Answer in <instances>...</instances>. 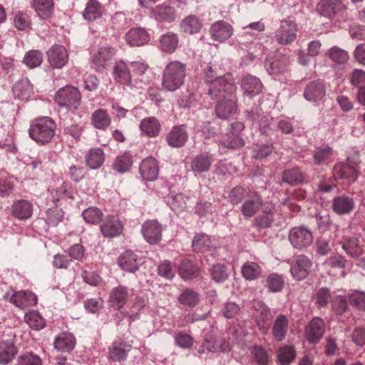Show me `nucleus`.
I'll use <instances>...</instances> for the list:
<instances>
[{
    "instance_id": "37",
    "label": "nucleus",
    "mask_w": 365,
    "mask_h": 365,
    "mask_svg": "<svg viewBox=\"0 0 365 365\" xmlns=\"http://www.w3.org/2000/svg\"><path fill=\"white\" fill-rule=\"evenodd\" d=\"M192 247L197 252H212L215 247L210 237L204 233L196 234L192 240Z\"/></svg>"
},
{
    "instance_id": "18",
    "label": "nucleus",
    "mask_w": 365,
    "mask_h": 365,
    "mask_svg": "<svg viewBox=\"0 0 365 365\" xmlns=\"http://www.w3.org/2000/svg\"><path fill=\"white\" fill-rule=\"evenodd\" d=\"M325 324L319 317H314L305 329V337L312 344L317 343L324 333Z\"/></svg>"
},
{
    "instance_id": "54",
    "label": "nucleus",
    "mask_w": 365,
    "mask_h": 365,
    "mask_svg": "<svg viewBox=\"0 0 365 365\" xmlns=\"http://www.w3.org/2000/svg\"><path fill=\"white\" fill-rule=\"evenodd\" d=\"M83 133V128L78 123L67 125L63 128V135L67 140L77 143L81 140Z\"/></svg>"
},
{
    "instance_id": "27",
    "label": "nucleus",
    "mask_w": 365,
    "mask_h": 365,
    "mask_svg": "<svg viewBox=\"0 0 365 365\" xmlns=\"http://www.w3.org/2000/svg\"><path fill=\"white\" fill-rule=\"evenodd\" d=\"M33 205L26 200H19L14 202L11 205V215L19 220H26L31 217Z\"/></svg>"
},
{
    "instance_id": "35",
    "label": "nucleus",
    "mask_w": 365,
    "mask_h": 365,
    "mask_svg": "<svg viewBox=\"0 0 365 365\" xmlns=\"http://www.w3.org/2000/svg\"><path fill=\"white\" fill-rule=\"evenodd\" d=\"M105 11L103 6L97 0H89L82 13L84 19L92 21L101 18Z\"/></svg>"
},
{
    "instance_id": "29",
    "label": "nucleus",
    "mask_w": 365,
    "mask_h": 365,
    "mask_svg": "<svg viewBox=\"0 0 365 365\" xmlns=\"http://www.w3.org/2000/svg\"><path fill=\"white\" fill-rule=\"evenodd\" d=\"M139 169L141 176L145 180L153 181L158 175V165L157 160L153 157L143 160Z\"/></svg>"
},
{
    "instance_id": "15",
    "label": "nucleus",
    "mask_w": 365,
    "mask_h": 365,
    "mask_svg": "<svg viewBox=\"0 0 365 365\" xmlns=\"http://www.w3.org/2000/svg\"><path fill=\"white\" fill-rule=\"evenodd\" d=\"M252 307L259 313L256 317L257 327L260 330L266 332L272 318L269 309L265 305L264 302L259 299H254L252 302Z\"/></svg>"
},
{
    "instance_id": "21",
    "label": "nucleus",
    "mask_w": 365,
    "mask_h": 365,
    "mask_svg": "<svg viewBox=\"0 0 365 365\" xmlns=\"http://www.w3.org/2000/svg\"><path fill=\"white\" fill-rule=\"evenodd\" d=\"M210 352H228L231 350L230 344L222 338L208 339L203 341L202 344L199 347L198 353L203 354L205 351Z\"/></svg>"
},
{
    "instance_id": "59",
    "label": "nucleus",
    "mask_w": 365,
    "mask_h": 365,
    "mask_svg": "<svg viewBox=\"0 0 365 365\" xmlns=\"http://www.w3.org/2000/svg\"><path fill=\"white\" fill-rule=\"evenodd\" d=\"M133 165L132 156L128 153L117 157L113 163V168L119 173H125Z\"/></svg>"
},
{
    "instance_id": "7",
    "label": "nucleus",
    "mask_w": 365,
    "mask_h": 365,
    "mask_svg": "<svg viewBox=\"0 0 365 365\" xmlns=\"http://www.w3.org/2000/svg\"><path fill=\"white\" fill-rule=\"evenodd\" d=\"M289 56L282 53L268 57L265 61L267 71L274 78L287 73L289 69Z\"/></svg>"
},
{
    "instance_id": "1",
    "label": "nucleus",
    "mask_w": 365,
    "mask_h": 365,
    "mask_svg": "<svg viewBox=\"0 0 365 365\" xmlns=\"http://www.w3.org/2000/svg\"><path fill=\"white\" fill-rule=\"evenodd\" d=\"M56 123L50 117H39L30 123L29 137L37 144L43 145L50 143L55 135Z\"/></svg>"
},
{
    "instance_id": "60",
    "label": "nucleus",
    "mask_w": 365,
    "mask_h": 365,
    "mask_svg": "<svg viewBox=\"0 0 365 365\" xmlns=\"http://www.w3.org/2000/svg\"><path fill=\"white\" fill-rule=\"evenodd\" d=\"M210 276L216 282L225 281L229 277L227 267L221 263L213 264L210 269Z\"/></svg>"
},
{
    "instance_id": "28",
    "label": "nucleus",
    "mask_w": 365,
    "mask_h": 365,
    "mask_svg": "<svg viewBox=\"0 0 365 365\" xmlns=\"http://www.w3.org/2000/svg\"><path fill=\"white\" fill-rule=\"evenodd\" d=\"M125 39L131 46H141L150 41V36L143 28H133L126 34Z\"/></svg>"
},
{
    "instance_id": "6",
    "label": "nucleus",
    "mask_w": 365,
    "mask_h": 365,
    "mask_svg": "<svg viewBox=\"0 0 365 365\" xmlns=\"http://www.w3.org/2000/svg\"><path fill=\"white\" fill-rule=\"evenodd\" d=\"M289 240L296 249L307 248L312 243L313 235L306 226L294 227L289 231Z\"/></svg>"
},
{
    "instance_id": "33",
    "label": "nucleus",
    "mask_w": 365,
    "mask_h": 365,
    "mask_svg": "<svg viewBox=\"0 0 365 365\" xmlns=\"http://www.w3.org/2000/svg\"><path fill=\"white\" fill-rule=\"evenodd\" d=\"M32 6L40 19L48 20L51 18L55 6L53 0H32Z\"/></svg>"
},
{
    "instance_id": "51",
    "label": "nucleus",
    "mask_w": 365,
    "mask_h": 365,
    "mask_svg": "<svg viewBox=\"0 0 365 365\" xmlns=\"http://www.w3.org/2000/svg\"><path fill=\"white\" fill-rule=\"evenodd\" d=\"M155 15L159 21L172 22L175 19V10L166 4H161L156 6Z\"/></svg>"
},
{
    "instance_id": "42",
    "label": "nucleus",
    "mask_w": 365,
    "mask_h": 365,
    "mask_svg": "<svg viewBox=\"0 0 365 365\" xmlns=\"http://www.w3.org/2000/svg\"><path fill=\"white\" fill-rule=\"evenodd\" d=\"M342 243V248L351 257H358L363 253V247L355 236L346 237Z\"/></svg>"
},
{
    "instance_id": "5",
    "label": "nucleus",
    "mask_w": 365,
    "mask_h": 365,
    "mask_svg": "<svg viewBox=\"0 0 365 365\" xmlns=\"http://www.w3.org/2000/svg\"><path fill=\"white\" fill-rule=\"evenodd\" d=\"M297 36V26L294 21L283 20L279 28L275 31L274 38L281 45H289L293 43Z\"/></svg>"
},
{
    "instance_id": "64",
    "label": "nucleus",
    "mask_w": 365,
    "mask_h": 365,
    "mask_svg": "<svg viewBox=\"0 0 365 365\" xmlns=\"http://www.w3.org/2000/svg\"><path fill=\"white\" fill-rule=\"evenodd\" d=\"M351 305L359 310H365V292L353 290L349 296Z\"/></svg>"
},
{
    "instance_id": "10",
    "label": "nucleus",
    "mask_w": 365,
    "mask_h": 365,
    "mask_svg": "<svg viewBox=\"0 0 365 365\" xmlns=\"http://www.w3.org/2000/svg\"><path fill=\"white\" fill-rule=\"evenodd\" d=\"M346 10V5L340 0H321L317 6L319 14L329 19L343 14Z\"/></svg>"
},
{
    "instance_id": "55",
    "label": "nucleus",
    "mask_w": 365,
    "mask_h": 365,
    "mask_svg": "<svg viewBox=\"0 0 365 365\" xmlns=\"http://www.w3.org/2000/svg\"><path fill=\"white\" fill-rule=\"evenodd\" d=\"M43 55L38 50L28 51L23 59V63L29 68H34L39 66L43 62Z\"/></svg>"
},
{
    "instance_id": "11",
    "label": "nucleus",
    "mask_w": 365,
    "mask_h": 365,
    "mask_svg": "<svg viewBox=\"0 0 365 365\" xmlns=\"http://www.w3.org/2000/svg\"><path fill=\"white\" fill-rule=\"evenodd\" d=\"M264 205L262 197L254 192L242 202L240 211L245 218L249 219L254 217L262 207H264Z\"/></svg>"
},
{
    "instance_id": "31",
    "label": "nucleus",
    "mask_w": 365,
    "mask_h": 365,
    "mask_svg": "<svg viewBox=\"0 0 365 365\" xmlns=\"http://www.w3.org/2000/svg\"><path fill=\"white\" fill-rule=\"evenodd\" d=\"M76 345V339L74 336L69 332H61L53 341L54 348L58 351L70 352Z\"/></svg>"
},
{
    "instance_id": "46",
    "label": "nucleus",
    "mask_w": 365,
    "mask_h": 365,
    "mask_svg": "<svg viewBox=\"0 0 365 365\" xmlns=\"http://www.w3.org/2000/svg\"><path fill=\"white\" fill-rule=\"evenodd\" d=\"M274 205L272 203L266 202L263 207V214L255 219V225L259 228L270 227L273 222V210Z\"/></svg>"
},
{
    "instance_id": "62",
    "label": "nucleus",
    "mask_w": 365,
    "mask_h": 365,
    "mask_svg": "<svg viewBox=\"0 0 365 365\" xmlns=\"http://www.w3.org/2000/svg\"><path fill=\"white\" fill-rule=\"evenodd\" d=\"M41 358L33 353L26 352L20 354L16 359V365H42Z\"/></svg>"
},
{
    "instance_id": "14",
    "label": "nucleus",
    "mask_w": 365,
    "mask_h": 365,
    "mask_svg": "<svg viewBox=\"0 0 365 365\" xmlns=\"http://www.w3.org/2000/svg\"><path fill=\"white\" fill-rule=\"evenodd\" d=\"M131 349L132 346L129 344L115 341L108 346L107 358L109 361L113 362L125 361Z\"/></svg>"
},
{
    "instance_id": "52",
    "label": "nucleus",
    "mask_w": 365,
    "mask_h": 365,
    "mask_svg": "<svg viewBox=\"0 0 365 365\" xmlns=\"http://www.w3.org/2000/svg\"><path fill=\"white\" fill-rule=\"evenodd\" d=\"M303 181V176L298 168H292L284 170L282 175V182L289 185H296Z\"/></svg>"
},
{
    "instance_id": "16",
    "label": "nucleus",
    "mask_w": 365,
    "mask_h": 365,
    "mask_svg": "<svg viewBox=\"0 0 365 365\" xmlns=\"http://www.w3.org/2000/svg\"><path fill=\"white\" fill-rule=\"evenodd\" d=\"M113 76L115 81L123 86H132V76L128 64L123 60L115 62L113 67Z\"/></svg>"
},
{
    "instance_id": "26",
    "label": "nucleus",
    "mask_w": 365,
    "mask_h": 365,
    "mask_svg": "<svg viewBox=\"0 0 365 365\" xmlns=\"http://www.w3.org/2000/svg\"><path fill=\"white\" fill-rule=\"evenodd\" d=\"M111 123V117L106 109H96L91 115V123L97 130L105 131L110 126Z\"/></svg>"
},
{
    "instance_id": "17",
    "label": "nucleus",
    "mask_w": 365,
    "mask_h": 365,
    "mask_svg": "<svg viewBox=\"0 0 365 365\" xmlns=\"http://www.w3.org/2000/svg\"><path fill=\"white\" fill-rule=\"evenodd\" d=\"M115 55L111 47H102L94 54L91 60V67L96 71H102L109 63Z\"/></svg>"
},
{
    "instance_id": "56",
    "label": "nucleus",
    "mask_w": 365,
    "mask_h": 365,
    "mask_svg": "<svg viewBox=\"0 0 365 365\" xmlns=\"http://www.w3.org/2000/svg\"><path fill=\"white\" fill-rule=\"evenodd\" d=\"M26 324L33 329L40 330L43 329L46 322L43 318L36 311H31L24 316Z\"/></svg>"
},
{
    "instance_id": "24",
    "label": "nucleus",
    "mask_w": 365,
    "mask_h": 365,
    "mask_svg": "<svg viewBox=\"0 0 365 365\" xmlns=\"http://www.w3.org/2000/svg\"><path fill=\"white\" fill-rule=\"evenodd\" d=\"M123 225L120 221L114 217H106L101 225V230L106 237H115L123 232Z\"/></svg>"
},
{
    "instance_id": "4",
    "label": "nucleus",
    "mask_w": 365,
    "mask_h": 365,
    "mask_svg": "<svg viewBox=\"0 0 365 365\" xmlns=\"http://www.w3.org/2000/svg\"><path fill=\"white\" fill-rule=\"evenodd\" d=\"M54 101L60 107L75 110L81 106V93L78 88L66 86L57 91Z\"/></svg>"
},
{
    "instance_id": "8",
    "label": "nucleus",
    "mask_w": 365,
    "mask_h": 365,
    "mask_svg": "<svg viewBox=\"0 0 365 365\" xmlns=\"http://www.w3.org/2000/svg\"><path fill=\"white\" fill-rule=\"evenodd\" d=\"M244 124L236 121L230 125V131L222 139V144L231 149H238L245 145V140L240 136V133L244 130Z\"/></svg>"
},
{
    "instance_id": "41",
    "label": "nucleus",
    "mask_w": 365,
    "mask_h": 365,
    "mask_svg": "<svg viewBox=\"0 0 365 365\" xmlns=\"http://www.w3.org/2000/svg\"><path fill=\"white\" fill-rule=\"evenodd\" d=\"M237 108L236 101L230 98L220 101L216 106L215 112L219 118L226 119L235 114Z\"/></svg>"
},
{
    "instance_id": "36",
    "label": "nucleus",
    "mask_w": 365,
    "mask_h": 365,
    "mask_svg": "<svg viewBox=\"0 0 365 365\" xmlns=\"http://www.w3.org/2000/svg\"><path fill=\"white\" fill-rule=\"evenodd\" d=\"M128 299V288L123 286L114 287L110 294L109 300L112 305L120 310L127 303Z\"/></svg>"
},
{
    "instance_id": "13",
    "label": "nucleus",
    "mask_w": 365,
    "mask_h": 365,
    "mask_svg": "<svg viewBox=\"0 0 365 365\" xmlns=\"http://www.w3.org/2000/svg\"><path fill=\"white\" fill-rule=\"evenodd\" d=\"M48 63L53 68H63L68 61L66 48L61 45L55 44L47 51Z\"/></svg>"
},
{
    "instance_id": "19",
    "label": "nucleus",
    "mask_w": 365,
    "mask_h": 365,
    "mask_svg": "<svg viewBox=\"0 0 365 365\" xmlns=\"http://www.w3.org/2000/svg\"><path fill=\"white\" fill-rule=\"evenodd\" d=\"M187 139L188 134L184 125L173 126L165 138L167 143L172 148L182 147Z\"/></svg>"
},
{
    "instance_id": "48",
    "label": "nucleus",
    "mask_w": 365,
    "mask_h": 365,
    "mask_svg": "<svg viewBox=\"0 0 365 365\" xmlns=\"http://www.w3.org/2000/svg\"><path fill=\"white\" fill-rule=\"evenodd\" d=\"M243 277L247 280H255L259 278L262 274V268L255 262H247L241 268Z\"/></svg>"
},
{
    "instance_id": "47",
    "label": "nucleus",
    "mask_w": 365,
    "mask_h": 365,
    "mask_svg": "<svg viewBox=\"0 0 365 365\" xmlns=\"http://www.w3.org/2000/svg\"><path fill=\"white\" fill-rule=\"evenodd\" d=\"M212 156L207 153L197 155L192 161L191 167L194 172L203 173L210 169Z\"/></svg>"
},
{
    "instance_id": "57",
    "label": "nucleus",
    "mask_w": 365,
    "mask_h": 365,
    "mask_svg": "<svg viewBox=\"0 0 365 365\" xmlns=\"http://www.w3.org/2000/svg\"><path fill=\"white\" fill-rule=\"evenodd\" d=\"M266 284L269 292H281L284 286V279L282 275L276 273L270 274L266 279Z\"/></svg>"
},
{
    "instance_id": "2",
    "label": "nucleus",
    "mask_w": 365,
    "mask_h": 365,
    "mask_svg": "<svg viewBox=\"0 0 365 365\" xmlns=\"http://www.w3.org/2000/svg\"><path fill=\"white\" fill-rule=\"evenodd\" d=\"M186 77V65L179 61L169 62L165 66L162 78V86L168 91L180 88Z\"/></svg>"
},
{
    "instance_id": "53",
    "label": "nucleus",
    "mask_w": 365,
    "mask_h": 365,
    "mask_svg": "<svg viewBox=\"0 0 365 365\" xmlns=\"http://www.w3.org/2000/svg\"><path fill=\"white\" fill-rule=\"evenodd\" d=\"M346 259L344 257L339 255H335L329 257L326 259L324 266L328 270L329 274L336 269H343L346 264Z\"/></svg>"
},
{
    "instance_id": "63",
    "label": "nucleus",
    "mask_w": 365,
    "mask_h": 365,
    "mask_svg": "<svg viewBox=\"0 0 365 365\" xmlns=\"http://www.w3.org/2000/svg\"><path fill=\"white\" fill-rule=\"evenodd\" d=\"M295 350L293 346H285L279 349L278 359L281 364L288 365L295 358Z\"/></svg>"
},
{
    "instance_id": "45",
    "label": "nucleus",
    "mask_w": 365,
    "mask_h": 365,
    "mask_svg": "<svg viewBox=\"0 0 365 365\" xmlns=\"http://www.w3.org/2000/svg\"><path fill=\"white\" fill-rule=\"evenodd\" d=\"M202 26V22L195 15H189L180 23V28L184 33L194 34L200 32Z\"/></svg>"
},
{
    "instance_id": "3",
    "label": "nucleus",
    "mask_w": 365,
    "mask_h": 365,
    "mask_svg": "<svg viewBox=\"0 0 365 365\" xmlns=\"http://www.w3.org/2000/svg\"><path fill=\"white\" fill-rule=\"evenodd\" d=\"M205 81L209 84V95H216L220 91L219 86L224 85V88L228 92H235L237 86L231 73H226L223 76H217L212 66L209 63L204 70Z\"/></svg>"
},
{
    "instance_id": "43",
    "label": "nucleus",
    "mask_w": 365,
    "mask_h": 365,
    "mask_svg": "<svg viewBox=\"0 0 365 365\" xmlns=\"http://www.w3.org/2000/svg\"><path fill=\"white\" fill-rule=\"evenodd\" d=\"M242 88L245 94L253 96L261 92L262 83L259 78L252 76H247L242 79Z\"/></svg>"
},
{
    "instance_id": "58",
    "label": "nucleus",
    "mask_w": 365,
    "mask_h": 365,
    "mask_svg": "<svg viewBox=\"0 0 365 365\" xmlns=\"http://www.w3.org/2000/svg\"><path fill=\"white\" fill-rule=\"evenodd\" d=\"M82 216L87 223L95 225L102 220L103 214L101 209L96 207H90L83 211Z\"/></svg>"
},
{
    "instance_id": "23",
    "label": "nucleus",
    "mask_w": 365,
    "mask_h": 365,
    "mask_svg": "<svg viewBox=\"0 0 365 365\" xmlns=\"http://www.w3.org/2000/svg\"><path fill=\"white\" fill-rule=\"evenodd\" d=\"M118 266L124 271L135 272L139 268L140 259L131 251L123 252L118 259Z\"/></svg>"
},
{
    "instance_id": "40",
    "label": "nucleus",
    "mask_w": 365,
    "mask_h": 365,
    "mask_svg": "<svg viewBox=\"0 0 365 365\" xmlns=\"http://www.w3.org/2000/svg\"><path fill=\"white\" fill-rule=\"evenodd\" d=\"M289 322L287 317L284 314L279 315L274 320L272 327V335L277 341H282L288 331Z\"/></svg>"
},
{
    "instance_id": "50",
    "label": "nucleus",
    "mask_w": 365,
    "mask_h": 365,
    "mask_svg": "<svg viewBox=\"0 0 365 365\" xmlns=\"http://www.w3.org/2000/svg\"><path fill=\"white\" fill-rule=\"evenodd\" d=\"M178 300L183 306L194 307L200 301V295L193 289H186L178 297Z\"/></svg>"
},
{
    "instance_id": "12",
    "label": "nucleus",
    "mask_w": 365,
    "mask_h": 365,
    "mask_svg": "<svg viewBox=\"0 0 365 365\" xmlns=\"http://www.w3.org/2000/svg\"><path fill=\"white\" fill-rule=\"evenodd\" d=\"M311 267L312 262L309 258L300 255L297 256L295 260L291 264L290 272L295 279L302 280L307 277Z\"/></svg>"
},
{
    "instance_id": "30",
    "label": "nucleus",
    "mask_w": 365,
    "mask_h": 365,
    "mask_svg": "<svg viewBox=\"0 0 365 365\" xmlns=\"http://www.w3.org/2000/svg\"><path fill=\"white\" fill-rule=\"evenodd\" d=\"M212 37L219 41H224L232 34V27L224 21H217L210 28Z\"/></svg>"
},
{
    "instance_id": "9",
    "label": "nucleus",
    "mask_w": 365,
    "mask_h": 365,
    "mask_svg": "<svg viewBox=\"0 0 365 365\" xmlns=\"http://www.w3.org/2000/svg\"><path fill=\"white\" fill-rule=\"evenodd\" d=\"M163 226L157 220H148L143 222L140 232L150 245H156L162 240Z\"/></svg>"
},
{
    "instance_id": "25",
    "label": "nucleus",
    "mask_w": 365,
    "mask_h": 365,
    "mask_svg": "<svg viewBox=\"0 0 365 365\" xmlns=\"http://www.w3.org/2000/svg\"><path fill=\"white\" fill-rule=\"evenodd\" d=\"M10 302L21 309L34 306L37 304V296L30 291L16 292L10 297Z\"/></svg>"
},
{
    "instance_id": "34",
    "label": "nucleus",
    "mask_w": 365,
    "mask_h": 365,
    "mask_svg": "<svg viewBox=\"0 0 365 365\" xmlns=\"http://www.w3.org/2000/svg\"><path fill=\"white\" fill-rule=\"evenodd\" d=\"M86 165L91 169H98L104 163L105 153L100 148L89 149L84 156Z\"/></svg>"
},
{
    "instance_id": "22",
    "label": "nucleus",
    "mask_w": 365,
    "mask_h": 365,
    "mask_svg": "<svg viewBox=\"0 0 365 365\" xmlns=\"http://www.w3.org/2000/svg\"><path fill=\"white\" fill-rule=\"evenodd\" d=\"M333 177L336 180H346L350 184L356 180L358 172L349 165L339 163L334 166Z\"/></svg>"
},
{
    "instance_id": "32",
    "label": "nucleus",
    "mask_w": 365,
    "mask_h": 365,
    "mask_svg": "<svg viewBox=\"0 0 365 365\" xmlns=\"http://www.w3.org/2000/svg\"><path fill=\"white\" fill-rule=\"evenodd\" d=\"M355 207V202L351 197L341 195L335 197L332 200L333 210L339 215L351 212Z\"/></svg>"
},
{
    "instance_id": "44",
    "label": "nucleus",
    "mask_w": 365,
    "mask_h": 365,
    "mask_svg": "<svg viewBox=\"0 0 365 365\" xmlns=\"http://www.w3.org/2000/svg\"><path fill=\"white\" fill-rule=\"evenodd\" d=\"M179 43V38L177 34L173 32H168L161 36L160 38V46L163 51L172 53Z\"/></svg>"
},
{
    "instance_id": "49",
    "label": "nucleus",
    "mask_w": 365,
    "mask_h": 365,
    "mask_svg": "<svg viewBox=\"0 0 365 365\" xmlns=\"http://www.w3.org/2000/svg\"><path fill=\"white\" fill-rule=\"evenodd\" d=\"M199 268L195 265L190 260L184 259L179 267V274L185 279H192L198 276Z\"/></svg>"
},
{
    "instance_id": "20",
    "label": "nucleus",
    "mask_w": 365,
    "mask_h": 365,
    "mask_svg": "<svg viewBox=\"0 0 365 365\" xmlns=\"http://www.w3.org/2000/svg\"><path fill=\"white\" fill-rule=\"evenodd\" d=\"M325 86L322 81L317 80L309 82L304 91V98L312 103L320 101L325 96Z\"/></svg>"
},
{
    "instance_id": "61",
    "label": "nucleus",
    "mask_w": 365,
    "mask_h": 365,
    "mask_svg": "<svg viewBox=\"0 0 365 365\" xmlns=\"http://www.w3.org/2000/svg\"><path fill=\"white\" fill-rule=\"evenodd\" d=\"M64 213L62 209L57 207L49 208L46 212L45 220L50 226H57L63 219Z\"/></svg>"
},
{
    "instance_id": "39",
    "label": "nucleus",
    "mask_w": 365,
    "mask_h": 365,
    "mask_svg": "<svg viewBox=\"0 0 365 365\" xmlns=\"http://www.w3.org/2000/svg\"><path fill=\"white\" fill-rule=\"evenodd\" d=\"M17 349L13 339L0 342V364H8L17 354Z\"/></svg>"
},
{
    "instance_id": "38",
    "label": "nucleus",
    "mask_w": 365,
    "mask_h": 365,
    "mask_svg": "<svg viewBox=\"0 0 365 365\" xmlns=\"http://www.w3.org/2000/svg\"><path fill=\"white\" fill-rule=\"evenodd\" d=\"M140 128L148 137L155 138L159 135L161 125L156 118L148 117L141 120Z\"/></svg>"
}]
</instances>
